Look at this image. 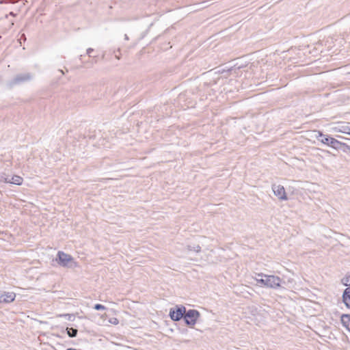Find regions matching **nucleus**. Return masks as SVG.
<instances>
[{"label":"nucleus","mask_w":350,"mask_h":350,"mask_svg":"<svg viewBox=\"0 0 350 350\" xmlns=\"http://www.w3.org/2000/svg\"><path fill=\"white\" fill-rule=\"evenodd\" d=\"M344 133L350 135V126L347 128V131H344Z\"/></svg>","instance_id":"dca6fc26"},{"label":"nucleus","mask_w":350,"mask_h":350,"mask_svg":"<svg viewBox=\"0 0 350 350\" xmlns=\"http://www.w3.org/2000/svg\"><path fill=\"white\" fill-rule=\"evenodd\" d=\"M109 322L112 325H116L119 323V320L116 317H113L109 320Z\"/></svg>","instance_id":"4468645a"},{"label":"nucleus","mask_w":350,"mask_h":350,"mask_svg":"<svg viewBox=\"0 0 350 350\" xmlns=\"http://www.w3.org/2000/svg\"><path fill=\"white\" fill-rule=\"evenodd\" d=\"M4 182L7 183H11V184H14V185H22V183L23 182V178L20 176L14 175L12 177L11 180H8L7 178H5L4 179Z\"/></svg>","instance_id":"0eeeda50"},{"label":"nucleus","mask_w":350,"mask_h":350,"mask_svg":"<svg viewBox=\"0 0 350 350\" xmlns=\"http://www.w3.org/2000/svg\"><path fill=\"white\" fill-rule=\"evenodd\" d=\"M342 283L345 286L350 285V275L346 276L342 279Z\"/></svg>","instance_id":"ddd939ff"},{"label":"nucleus","mask_w":350,"mask_h":350,"mask_svg":"<svg viewBox=\"0 0 350 350\" xmlns=\"http://www.w3.org/2000/svg\"><path fill=\"white\" fill-rule=\"evenodd\" d=\"M273 191L274 192V194L278 197V198L281 200H287V196L286 193L285 189L282 185H274L273 187Z\"/></svg>","instance_id":"39448f33"},{"label":"nucleus","mask_w":350,"mask_h":350,"mask_svg":"<svg viewBox=\"0 0 350 350\" xmlns=\"http://www.w3.org/2000/svg\"><path fill=\"white\" fill-rule=\"evenodd\" d=\"M342 300L345 306L350 309V286L345 290L342 295Z\"/></svg>","instance_id":"1a4fd4ad"},{"label":"nucleus","mask_w":350,"mask_h":350,"mask_svg":"<svg viewBox=\"0 0 350 350\" xmlns=\"http://www.w3.org/2000/svg\"><path fill=\"white\" fill-rule=\"evenodd\" d=\"M67 334L70 337H75L77 334V329L74 328H67Z\"/></svg>","instance_id":"9b49d317"},{"label":"nucleus","mask_w":350,"mask_h":350,"mask_svg":"<svg viewBox=\"0 0 350 350\" xmlns=\"http://www.w3.org/2000/svg\"><path fill=\"white\" fill-rule=\"evenodd\" d=\"M341 323L347 329H350V314H342Z\"/></svg>","instance_id":"9d476101"},{"label":"nucleus","mask_w":350,"mask_h":350,"mask_svg":"<svg viewBox=\"0 0 350 350\" xmlns=\"http://www.w3.org/2000/svg\"><path fill=\"white\" fill-rule=\"evenodd\" d=\"M258 282L269 288H277L280 286L281 280L275 275H265V278L258 280Z\"/></svg>","instance_id":"f257e3e1"},{"label":"nucleus","mask_w":350,"mask_h":350,"mask_svg":"<svg viewBox=\"0 0 350 350\" xmlns=\"http://www.w3.org/2000/svg\"><path fill=\"white\" fill-rule=\"evenodd\" d=\"M332 138V137L325 136V137H323V138L321 139V141L322 143L329 146L330 143H331Z\"/></svg>","instance_id":"f8f14e48"},{"label":"nucleus","mask_w":350,"mask_h":350,"mask_svg":"<svg viewBox=\"0 0 350 350\" xmlns=\"http://www.w3.org/2000/svg\"><path fill=\"white\" fill-rule=\"evenodd\" d=\"M331 147L335 149L343 148L344 151L350 152V146L345 143L340 142L334 138H332L331 143L329 145Z\"/></svg>","instance_id":"423d86ee"},{"label":"nucleus","mask_w":350,"mask_h":350,"mask_svg":"<svg viewBox=\"0 0 350 350\" xmlns=\"http://www.w3.org/2000/svg\"><path fill=\"white\" fill-rule=\"evenodd\" d=\"M184 319L186 323L189 325H194L199 317V312L195 310H189L184 314Z\"/></svg>","instance_id":"f03ea898"},{"label":"nucleus","mask_w":350,"mask_h":350,"mask_svg":"<svg viewBox=\"0 0 350 350\" xmlns=\"http://www.w3.org/2000/svg\"><path fill=\"white\" fill-rule=\"evenodd\" d=\"M16 294L13 292L12 293H4L1 296V299H2V302L9 303L12 302L15 299Z\"/></svg>","instance_id":"6e6552de"},{"label":"nucleus","mask_w":350,"mask_h":350,"mask_svg":"<svg viewBox=\"0 0 350 350\" xmlns=\"http://www.w3.org/2000/svg\"><path fill=\"white\" fill-rule=\"evenodd\" d=\"M185 313V308L181 307L178 308L175 310H171L170 312V316L174 321H179L183 317Z\"/></svg>","instance_id":"7ed1b4c3"},{"label":"nucleus","mask_w":350,"mask_h":350,"mask_svg":"<svg viewBox=\"0 0 350 350\" xmlns=\"http://www.w3.org/2000/svg\"><path fill=\"white\" fill-rule=\"evenodd\" d=\"M94 309L99 310H105V307L103 305H101L100 304H97L94 306Z\"/></svg>","instance_id":"2eb2a0df"},{"label":"nucleus","mask_w":350,"mask_h":350,"mask_svg":"<svg viewBox=\"0 0 350 350\" xmlns=\"http://www.w3.org/2000/svg\"><path fill=\"white\" fill-rule=\"evenodd\" d=\"M57 256L59 258V264L64 267L67 266L73 260L70 255L63 252H59L57 253Z\"/></svg>","instance_id":"20e7f679"}]
</instances>
